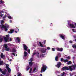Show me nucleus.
I'll return each mask as SVG.
<instances>
[{"instance_id":"42","label":"nucleus","mask_w":76,"mask_h":76,"mask_svg":"<svg viewBox=\"0 0 76 76\" xmlns=\"http://www.w3.org/2000/svg\"><path fill=\"white\" fill-rule=\"evenodd\" d=\"M3 15H4L3 14H1V15H0V16H1V17H3Z\"/></svg>"},{"instance_id":"10","label":"nucleus","mask_w":76,"mask_h":76,"mask_svg":"<svg viewBox=\"0 0 76 76\" xmlns=\"http://www.w3.org/2000/svg\"><path fill=\"white\" fill-rule=\"evenodd\" d=\"M14 31L15 30L12 29H11L10 31H8V33L9 34H12Z\"/></svg>"},{"instance_id":"39","label":"nucleus","mask_w":76,"mask_h":76,"mask_svg":"<svg viewBox=\"0 0 76 76\" xmlns=\"http://www.w3.org/2000/svg\"><path fill=\"white\" fill-rule=\"evenodd\" d=\"M42 56V57H44V54H42L40 55V57H41Z\"/></svg>"},{"instance_id":"5","label":"nucleus","mask_w":76,"mask_h":76,"mask_svg":"<svg viewBox=\"0 0 76 76\" xmlns=\"http://www.w3.org/2000/svg\"><path fill=\"white\" fill-rule=\"evenodd\" d=\"M61 65V63L60 62H59L55 66L56 67H57L58 69H59V68L60 67Z\"/></svg>"},{"instance_id":"62","label":"nucleus","mask_w":76,"mask_h":76,"mask_svg":"<svg viewBox=\"0 0 76 76\" xmlns=\"http://www.w3.org/2000/svg\"><path fill=\"white\" fill-rule=\"evenodd\" d=\"M40 75L41 76H42V74H41Z\"/></svg>"},{"instance_id":"59","label":"nucleus","mask_w":76,"mask_h":76,"mask_svg":"<svg viewBox=\"0 0 76 76\" xmlns=\"http://www.w3.org/2000/svg\"><path fill=\"white\" fill-rule=\"evenodd\" d=\"M72 31H75V29H72Z\"/></svg>"},{"instance_id":"16","label":"nucleus","mask_w":76,"mask_h":76,"mask_svg":"<svg viewBox=\"0 0 76 76\" xmlns=\"http://www.w3.org/2000/svg\"><path fill=\"white\" fill-rule=\"evenodd\" d=\"M1 73L3 74V75H6V72L5 71H2Z\"/></svg>"},{"instance_id":"34","label":"nucleus","mask_w":76,"mask_h":76,"mask_svg":"<svg viewBox=\"0 0 76 76\" xmlns=\"http://www.w3.org/2000/svg\"><path fill=\"white\" fill-rule=\"evenodd\" d=\"M65 74V73L64 72H63V74H61V76H63L64 75V74Z\"/></svg>"},{"instance_id":"14","label":"nucleus","mask_w":76,"mask_h":76,"mask_svg":"<svg viewBox=\"0 0 76 76\" xmlns=\"http://www.w3.org/2000/svg\"><path fill=\"white\" fill-rule=\"evenodd\" d=\"M4 20H1V25H0V26H2V25H4L3 24H4Z\"/></svg>"},{"instance_id":"37","label":"nucleus","mask_w":76,"mask_h":76,"mask_svg":"<svg viewBox=\"0 0 76 76\" xmlns=\"http://www.w3.org/2000/svg\"><path fill=\"white\" fill-rule=\"evenodd\" d=\"M8 18L9 19H12V17L11 16H8Z\"/></svg>"},{"instance_id":"8","label":"nucleus","mask_w":76,"mask_h":76,"mask_svg":"<svg viewBox=\"0 0 76 76\" xmlns=\"http://www.w3.org/2000/svg\"><path fill=\"white\" fill-rule=\"evenodd\" d=\"M1 28H4L5 31H7L8 30V29L7 28V27H6V26H5L4 25H2V26L1 27Z\"/></svg>"},{"instance_id":"1","label":"nucleus","mask_w":76,"mask_h":76,"mask_svg":"<svg viewBox=\"0 0 76 76\" xmlns=\"http://www.w3.org/2000/svg\"><path fill=\"white\" fill-rule=\"evenodd\" d=\"M9 37H10V35L9 34L6 35V37H4V41L6 42H7L9 41Z\"/></svg>"},{"instance_id":"33","label":"nucleus","mask_w":76,"mask_h":76,"mask_svg":"<svg viewBox=\"0 0 76 76\" xmlns=\"http://www.w3.org/2000/svg\"><path fill=\"white\" fill-rule=\"evenodd\" d=\"M32 70V69L31 68L30 70V71H29V73H31Z\"/></svg>"},{"instance_id":"20","label":"nucleus","mask_w":76,"mask_h":76,"mask_svg":"<svg viewBox=\"0 0 76 76\" xmlns=\"http://www.w3.org/2000/svg\"><path fill=\"white\" fill-rule=\"evenodd\" d=\"M58 56H56L55 57V60H56V61H58Z\"/></svg>"},{"instance_id":"36","label":"nucleus","mask_w":76,"mask_h":76,"mask_svg":"<svg viewBox=\"0 0 76 76\" xmlns=\"http://www.w3.org/2000/svg\"><path fill=\"white\" fill-rule=\"evenodd\" d=\"M72 67V66H69V67H68L69 68V69H71Z\"/></svg>"},{"instance_id":"25","label":"nucleus","mask_w":76,"mask_h":76,"mask_svg":"<svg viewBox=\"0 0 76 76\" xmlns=\"http://www.w3.org/2000/svg\"><path fill=\"white\" fill-rule=\"evenodd\" d=\"M3 61H0V65H3Z\"/></svg>"},{"instance_id":"56","label":"nucleus","mask_w":76,"mask_h":76,"mask_svg":"<svg viewBox=\"0 0 76 76\" xmlns=\"http://www.w3.org/2000/svg\"><path fill=\"white\" fill-rule=\"evenodd\" d=\"M0 72H2V69H1V68H0Z\"/></svg>"},{"instance_id":"38","label":"nucleus","mask_w":76,"mask_h":76,"mask_svg":"<svg viewBox=\"0 0 76 76\" xmlns=\"http://www.w3.org/2000/svg\"><path fill=\"white\" fill-rule=\"evenodd\" d=\"M67 58L68 60H69V59H70V57L69 56H68V57H67Z\"/></svg>"},{"instance_id":"23","label":"nucleus","mask_w":76,"mask_h":76,"mask_svg":"<svg viewBox=\"0 0 76 76\" xmlns=\"http://www.w3.org/2000/svg\"><path fill=\"white\" fill-rule=\"evenodd\" d=\"M1 38V36H0V42H3V38Z\"/></svg>"},{"instance_id":"19","label":"nucleus","mask_w":76,"mask_h":76,"mask_svg":"<svg viewBox=\"0 0 76 76\" xmlns=\"http://www.w3.org/2000/svg\"><path fill=\"white\" fill-rule=\"evenodd\" d=\"M29 64L30 66H32V64H33V63L32 62H29Z\"/></svg>"},{"instance_id":"28","label":"nucleus","mask_w":76,"mask_h":76,"mask_svg":"<svg viewBox=\"0 0 76 76\" xmlns=\"http://www.w3.org/2000/svg\"><path fill=\"white\" fill-rule=\"evenodd\" d=\"M71 63H72L71 61H69L67 63V64L69 65L71 64Z\"/></svg>"},{"instance_id":"40","label":"nucleus","mask_w":76,"mask_h":76,"mask_svg":"<svg viewBox=\"0 0 76 76\" xmlns=\"http://www.w3.org/2000/svg\"><path fill=\"white\" fill-rule=\"evenodd\" d=\"M52 51H55V49H54V48H52Z\"/></svg>"},{"instance_id":"26","label":"nucleus","mask_w":76,"mask_h":76,"mask_svg":"<svg viewBox=\"0 0 76 76\" xmlns=\"http://www.w3.org/2000/svg\"><path fill=\"white\" fill-rule=\"evenodd\" d=\"M16 39L17 40H18V42H20V39H19V37H17L16 38Z\"/></svg>"},{"instance_id":"46","label":"nucleus","mask_w":76,"mask_h":76,"mask_svg":"<svg viewBox=\"0 0 76 76\" xmlns=\"http://www.w3.org/2000/svg\"><path fill=\"white\" fill-rule=\"evenodd\" d=\"M12 55H13V56H15V53H12Z\"/></svg>"},{"instance_id":"43","label":"nucleus","mask_w":76,"mask_h":76,"mask_svg":"<svg viewBox=\"0 0 76 76\" xmlns=\"http://www.w3.org/2000/svg\"><path fill=\"white\" fill-rule=\"evenodd\" d=\"M46 43V40H44V44H45Z\"/></svg>"},{"instance_id":"13","label":"nucleus","mask_w":76,"mask_h":76,"mask_svg":"<svg viewBox=\"0 0 76 76\" xmlns=\"http://www.w3.org/2000/svg\"><path fill=\"white\" fill-rule=\"evenodd\" d=\"M69 26L70 28H75V26H74V25L72 23L70 24L69 25Z\"/></svg>"},{"instance_id":"47","label":"nucleus","mask_w":76,"mask_h":76,"mask_svg":"<svg viewBox=\"0 0 76 76\" xmlns=\"http://www.w3.org/2000/svg\"><path fill=\"white\" fill-rule=\"evenodd\" d=\"M73 70V68H72L71 69H70V71H72V70Z\"/></svg>"},{"instance_id":"21","label":"nucleus","mask_w":76,"mask_h":76,"mask_svg":"<svg viewBox=\"0 0 76 76\" xmlns=\"http://www.w3.org/2000/svg\"><path fill=\"white\" fill-rule=\"evenodd\" d=\"M29 69H30V67H29V66H28L26 67V70L27 71H28V70H29Z\"/></svg>"},{"instance_id":"53","label":"nucleus","mask_w":76,"mask_h":76,"mask_svg":"<svg viewBox=\"0 0 76 76\" xmlns=\"http://www.w3.org/2000/svg\"><path fill=\"white\" fill-rule=\"evenodd\" d=\"M69 42L70 43H71V44H72V43H73V42L71 41H69Z\"/></svg>"},{"instance_id":"63","label":"nucleus","mask_w":76,"mask_h":76,"mask_svg":"<svg viewBox=\"0 0 76 76\" xmlns=\"http://www.w3.org/2000/svg\"><path fill=\"white\" fill-rule=\"evenodd\" d=\"M73 32H76V31H73Z\"/></svg>"},{"instance_id":"27","label":"nucleus","mask_w":76,"mask_h":76,"mask_svg":"<svg viewBox=\"0 0 76 76\" xmlns=\"http://www.w3.org/2000/svg\"><path fill=\"white\" fill-rule=\"evenodd\" d=\"M12 52H13V53H15V52H16V51L14 48H13L12 49Z\"/></svg>"},{"instance_id":"50","label":"nucleus","mask_w":76,"mask_h":76,"mask_svg":"<svg viewBox=\"0 0 76 76\" xmlns=\"http://www.w3.org/2000/svg\"><path fill=\"white\" fill-rule=\"evenodd\" d=\"M12 40V39L11 38H10V41H11Z\"/></svg>"},{"instance_id":"15","label":"nucleus","mask_w":76,"mask_h":76,"mask_svg":"<svg viewBox=\"0 0 76 76\" xmlns=\"http://www.w3.org/2000/svg\"><path fill=\"white\" fill-rule=\"evenodd\" d=\"M57 56L58 57H61V54L60 53H58Z\"/></svg>"},{"instance_id":"9","label":"nucleus","mask_w":76,"mask_h":76,"mask_svg":"<svg viewBox=\"0 0 76 76\" xmlns=\"http://www.w3.org/2000/svg\"><path fill=\"white\" fill-rule=\"evenodd\" d=\"M23 48L25 50V51H27L28 50V47L25 44H23Z\"/></svg>"},{"instance_id":"3","label":"nucleus","mask_w":76,"mask_h":76,"mask_svg":"<svg viewBox=\"0 0 76 76\" xmlns=\"http://www.w3.org/2000/svg\"><path fill=\"white\" fill-rule=\"evenodd\" d=\"M4 48L5 49V51H9V48L8 47V46H7V44H4Z\"/></svg>"},{"instance_id":"49","label":"nucleus","mask_w":76,"mask_h":76,"mask_svg":"<svg viewBox=\"0 0 76 76\" xmlns=\"http://www.w3.org/2000/svg\"><path fill=\"white\" fill-rule=\"evenodd\" d=\"M37 57H38V58H39V56L38 55H37Z\"/></svg>"},{"instance_id":"41","label":"nucleus","mask_w":76,"mask_h":76,"mask_svg":"<svg viewBox=\"0 0 76 76\" xmlns=\"http://www.w3.org/2000/svg\"><path fill=\"white\" fill-rule=\"evenodd\" d=\"M37 54V53H33V55H32L33 56H34V55H35V54Z\"/></svg>"},{"instance_id":"32","label":"nucleus","mask_w":76,"mask_h":76,"mask_svg":"<svg viewBox=\"0 0 76 76\" xmlns=\"http://www.w3.org/2000/svg\"><path fill=\"white\" fill-rule=\"evenodd\" d=\"M37 70V68L35 67L34 68V69H33V72H35V70Z\"/></svg>"},{"instance_id":"35","label":"nucleus","mask_w":76,"mask_h":76,"mask_svg":"<svg viewBox=\"0 0 76 76\" xmlns=\"http://www.w3.org/2000/svg\"><path fill=\"white\" fill-rule=\"evenodd\" d=\"M18 76H21V74L20 73H18Z\"/></svg>"},{"instance_id":"44","label":"nucleus","mask_w":76,"mask_h":76,"mask_svg":"<svg viewBox=\"0 0 76 76\" xmlns=\"http://www.w3.org/2000/svg\"><path fill=\"white\" fill-rule=\"evenodd\" d=\"M28 53H29V54H30V50L29 49L28 51Z\"/></svg>"},{"instance_id":"2","label":"nucleus","mask_w":76,"mask_h":76,"mask_svg":"<svg viewBox=\"0 0 76 76\" xmlns=\"http://www.w3.org/2000/svg\"><path fill=\"white\" fill-rule=\"evenodd\" d=\"M47 66L45 65H42V68L41 69V73H42V72H44L45 71V70H47Z\"/></svg>"},{"instance_id":"11","label":"nucleus","mask_w":76,"mask_h":76,"mask_svg":"<svg viewBox=\"0 0 76 76\" xmlns=\"http://www.w3.org/2000/svg\"><path fill=\"white\" fill-rule=\"evenodd\" d=\"M56 50H57L58 51H61V52L63 50V49L62 48H56Z\"/></svg>"},{"instance_id":"54","label":"nucleus","mask_w":76,"mask_h":76,"mask_svg":"<svg viewBox=\"0 0 76 76\" xmlns=\"http://www.w3.org/2000/svg\"><path fill=\"white\" fill-rule=\"evenodd\" d=\"M73 37L74 38H76V36H73Z\"/></svg>"},{"instance_id":"31","label":"nucleus","mask_w":76,"mask_h":76,"mask_svg":"<svg viewBox=\"0 0 76 76\" xmlns=\"http://www.w3.org/2000/svg\"><path fill=\"white\" fill-rule=\"evenodd\" d=\"M39 44H40V45L41 47H43L42 44L41 43V42H39Z\"/></svg>"},{"instance_id":"4","label":"nucleus","mask_w":76,"mask_h":76,"mask_svg":"<svg viewBox=\"0 0 76 76\" xmlns=\"http://www.w3.org/2000/svg\"><path fill=\"white\" fill-rule=\"evenodd\" d=\"M6 69L7 70H8V72H10L11 71V69H10V68H9V65L8 64H6Z\"/></svg>"},{"instance_id":"45","label":"nucleus","mask_w":76,"mask_h":76,"mask_svg":"<svg viewBox=\"0 0 76 76\" xmlns=\"http://www.w3.org/2000/svg\"><path fill=\"white\" fill-rule=\"evenodd\" d=\"M47 49H48V50H50V48L49 47H48L47 48Z\"/></svg>"},{"instance_id":"17","label":"nucleus","mask_w":76,"mask_h":76,"mask_svg":"<svg viewBox=\"0 0 76 76\" xmlns=\"http://www.w3.org/2000/svg\"><path fill=\"white\" fill-rule=\"evenodd\" d=\"M1 57L3 58V57H4V55H3V53H1Z\"/></svg>"},{"instance_id":"58","label":"nucleus","mask_w":76,"mask_h":76,"mask_svg":"<svg viewBox=\"0 0 76 76\" xmlns=\"http://www.w3.org/2000/svg\"><path fill=\"white\" fill-rule=\"evenodd\" d=\"M5 25L6 26H9V25H7V24H6Z\"/></svg>"},{"instance_id":"29","label":"nucleus","mask_w":76,"mask_h":76,"mask_svg":"<svg viewBox=\"0 0 76 76\" xmlns=\"http://www.w3.org/2000/svg\"><path fill=\"white\" fill-rule=\"evenodd\" d=\"M6 17H7V15L6 14H5L4 16L3 17V19H5V18H6Z\"/></svg>"},{"instance_id":"52","label":"nucleus","mask_w":76,"mask_h":76,"mask_svg":"<svg viewBox=\"0 0 76 76\" xmlns=\"http://www.w3.org/2000/svg\"><path fill=\"white\" fill-rule=\"evenodd\" d=\"M0 1L1 3H3V1H2V0H1Z\"/></svg>"},{"instance_id":"7","label":"nucleus","mask_w":76,"mask_h":76,"mask_svg":"<svg viewBox=\"0 0 76 76\" xmlns=\"http://www.w3.org/2000/svg\"><path fill=\"white\" fill-rule=\"evenodd\" d=\"M62 69L63 70H69V68L68 66H64L62 68Z\"/></svg>"},{"instance_id":"30","label":"nucleus","mask_w":76,"mask_h":76,"mask_svg":"<svg viewBox=\"0 0 76 76\" xmlns=\"http://www.w3.org/2000/svg\"><path fill=\"white\" fill-rule=\"evenodd\" d=\"M64 59L63 58H61V61L62 62H63V61H64Z\"/></svg>"},{"instance_id":"55","label":"nucleus","mask_w":76,"mask_h":76,"mask_svg":"<svg viewBox=\"0 0 76 76\" xmlns=\"http://www.w3.org/2000/svg\"><path fill=\"white\" fill-rule=\"evenodd\" d=\"M37 53V54H38V55H39V53Z\"/></svg>"},{"instance_id":"60","label":"nucleus","mask_w":76,"mask_h":76,"mask_svg":"<svg viewBox=\"0 0 76 76\" xmlns=\"http://www.w3.org/2000/svg\"><path fill=\"white\" fill-rule=\"evenodd\" d=\"M15 33H17L18 32L16 31H15Z\"/></svg>"},{"instance_id":"51","label":"nucleus","mask_w":76,"mask_h":76,"mask_svg":"<svg viewBox=\"0 0 76 76\" xmlns=\"http://www.w3.org/2000/svg\"><path fill=\"white\" fill-rule=\"evenodd\" d=\"M32 60H33V59H32V58H31V59H30V61H32Z\"/></svg>"},{"instance_id":"6","label":"nucleus","mask_w":76,"mask_h":76,"mask_svg":"<svg viewBox=\"0 0 76 76\" xmlns=\"http://www.w3.org/2000/svg\"><path fill=\"white\" fill-rule=\"evenodd\" d=\"M59 37L62 38V39H65V37H66V35H64V34H61L59 35Z\"/></svg>"},{"instance_id":"18","label":"nucleus","mask_w":76,"mask_h":76,"mask_svg":"<svg viewBox=\"0 0 76 76\" xmlns=\"http://www.w3.org/2000/svg\"><path fill=\"white\" fill-rule=\"evenodd\" d=\"M28 54V53L26 51L24 52V57H26L27 56V55Z\"/></svg>"},{"instance_id":"12","label":"nucleus","mask_w":76,"mask_h":76,"mask_svg":"<svg viewBox=\"0 0 76 76\" xmlns=\"http://www.w3.org/2000/svg\"><path fill=\"white\" fill-rule=\"evenodd\" d=\"M47 50V49H45V50L43 48H42L41 49V52L42 53H46V51Z\"/></svg>"},{"instance_id":"57","label":"nucleus","mask_w":76,"mask_h":76,"mask_svg":"<svg viewBox=\"0 0 76 76\" xmlns=\"http://www.w3.org/2000/svg\"><path fill=\"white\" fill-rule=\"evenodd\" d=\"M10 61H12V59H10Z\"/></svg>"},{"instance_id":"24","label":"nucleus","mask_w":76,"mask_h":76,"mask_svg":"<svg viewBox=\"0 0 76 76\" xmlns=\"http://www.w3.org/2000/svg\"><path fill=\"white\" fill-rule=\"evenodd\" d=\"M68 61H69V60L68 59H64V63H66V62H68Z\"/></svg>"},{"instance_id":"22","label":"nucleus","mask_w":76,"mask_h":76,"mask_svg":"<svg viewBox=\"0 0 76 76\" xmlns=\"http://www.w3.org/2000/svg\"><path fill=\"white\" fill-rule=\"evenodd\" d=\"M72 67H73V69H75L76 67V64L73 65Z\"/></svg>"},{"instance_id":"61","label":"nucleus","mask_w":76,"mask_h":76,"mask_svg":"<svg viewBox=\"0 0 76 76\" xmlns=\"http://www.w3.org/2000/svg\"><path fill=\"white\" fill-rule=\"evenodd\" d=\"M0 61H1V58H0Z\"/></svg>"},{"instance_id":"48","label":"nucleus","mask_w":76,"mask_h":76,"mask_svg":"<svg viewBox=\"0 0 76 76\" xmlns=\"http://www.w3.org/2000/svg\"><path fill=\"white\" fill-rule=\"evenodd\" d=\"M70 76H73V74L72 73V74L70 73Z\"/></svg>"},{"instance_id":"64","label":"nucleus","mask_w":76,"mask_h":76,"mask_svg":"<svg viewBox=\"0 0 76 76\" xmlns=\"http://www.w3.org/2000/svg\"><path fill=\"white\" fill-rule=\"evenodd\" d=\"M10 22H12V20H10Z\"/></svg>"}]
</instances>
